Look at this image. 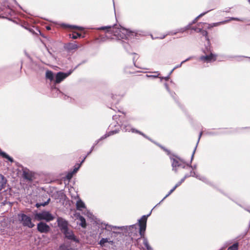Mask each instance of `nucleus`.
Masks as SVG:
<instances>
[{
    "label": "nucleus",
    "instance_id": "nucleus-1",
    "mask_svg": "<svg viewBox=\"0 0 250 250\" xmlns=\"http://www.w3.org/2000/svg\"><path fill=\"white\" fill-rule=\"evenodd\" d=\"M148 215H143L138 220V225L136 224L129 227L126 226L125 228L128 231V235L131 237L132 240L135 239L136 240V245L139 249L143 248L142 245L140 244V241L141 239H143L144 245L147 250H152L149 245L147 238L145 236L147 217Z\"/></svg>",
    "mask_w": 250,
    "mask_h": 250
},
{
    "label": "nucleus",
    "instance_id": "nucleus-2",
    "mask_svg": "<svg viewBox=\"0 0 250 250\" xmlns=\"http://www.w3.org/2000/svg\"><path fill=\"white\" fill-rule=\"evenodd\" d=\"M99 30L108 29L107 32H110L114 36L116 37L118 40L128 39L131 32L127 29L123 27L117 28L115 26L111 27L110 26H102L98 28Z\"/></svg>",
    "mask_w": 250,
    "mask_h": 250
},
{
    "label": "nucleus",
    "instance_id": "nucleus-3",
    "mask_svg": "<svg viewBox=\"0 0 250 250\" xmlns=\"http://www.w3.org/2000/svg\"><path fill=\"white\" fill-rule=\"evenodd\" d=\"M18 217L19 221L23 226L29 228H32L35 226V225L32 222L31 217L26 214L24 213L18 214Z\"/></svg>",
    "mask_w": 250,
    "mask_h": 250
},
{
    "label": "nucleus",
    "instance_id": "nucleus-4",
    "mask_svg": "<svg viewBox=\"0 0 250 250\" xmlns=\"http://www.w3.org/2000/svg\"><path fill=\"white\" fill-rule=\"evenodd\" d=\"M35 218L38 221L45 220L46 222H50L54 219V216L49 211L45 210L36 213Z\"/></svg>",
    "mask_w": 250,
    "mask_h": 250
},
{
    "label": "nucleus",
    "instance_id": "nucleus-5",
    "mask_svg": "<svg viewBox=\"0 0 250 250\" xmlns=\"http://www.w3.org/2000/svg\"><path fill=\"white\" fill-rule=\"evenodd\" d=\"M172 166L173 167V170H174L175 172L177 171L178 168L181 167L184 168L186 167H189L188 165H186L182 160L179 159L173 158L172 159Z\"/></svg>",
    "mask_w": 250,
    "mask_h": 250
},
{
    "label": "nucleus",
    "instance_id": "nucleus-6",
    "mask_svg": "<svg viewBox=\"0 0 250 250\" xmlns=\"http://www.w3.org/2000/svg\"><path fill=\"white\" fill-rule=\"evenodd\" d=\"M62 232L65 235V237L70 240H72L76 243L79 242V240L76 238L73 233V231L71 230H69L68 229L62 231Z\"/></svg>",
    "mask_w": 250,
    "mask_h": 250
},
{
    "label": "nucleus",
    "instance_id": "nucleus-7",
    "mask_svg": "<svg viewBox=\"0 0 250 250\" xmlns=\"http://www.w3.org/2000/svg\"><path fill=\"white\" fill-rule=\"evenodd\" d=\"M50 229V227L45 223L41 222L37 224V230L41 233H47Z\"/></svg>",
    "mask_w": 250,
    "mask_h": 250
},
{
    "label": "nucleus",
    "instance_id": "nucleus-8",
    "mask_svg": "<svg viewBox=\"0 0 250 250\" xmlns=\"http://www.w3.org/2000/svg\"><path fill=\"white\" fill-rule=\"evenodd\" d=\"M71 73V71L68 73L58 72L55 77V83H59L68 77Z\"/></svg>",
    "mask_w": 250,
    "mask_h": 250
},
{
    "label": "nucleus",
    "instance_id": "nucleus-9",
    "mask_svg": "<svg viewBox=\"0 0 250 250\" xmlns=\"http://www.w3.org/2000/svg\"><path fill=\"white\" fill-rule=\"evenodd\" d=\"M57 221L62 232L68 229V223L65 219L62 217H58Z\"/></svg>",
    "mask_w": 250,
    "mask_h": 250
},
{
    "label": "nucleus",
    "instance_id": "nucleus-10",
    "mask_svg": "<svg viewBox=\"0 0 250 250\" xmlns=\"http://www.w3.org/2000/svg\"><path fill=\"white\" fill-rule=\"evenodd\" d=\"M199 59L204 62H210L216 60V56L211 53L209 55L201 56Z\"/></svg>",
    "mask_w": 250,
    "mask_h": 250
},
{
    "label": "nucleus",
    "instance_id": "nucleus-11",
    "mask_svg": "<svg viewBox=\"0 0 250 250\" xmlns=\"http://www.w3.org/2000/svg\"><path fill=\"white\" fill-rule=\"evenodd\" d=\"M101 228H102L103 229H105V230H106L107 231H112V229H121L123 230L125 228V227H124V226L117 227V226L109 225L105 224V223H102Z\"/></svg>",
    "mask_w": 250,
    "mask_h": 250
},
{
    "label": "nucleus",
    "instance_id": "nucleus-12",
    "mask_svg": "<svg viewBox=\"0 0 250 250\" xmlns=\"http://www.w3.org/2000/svg\"><path fill=\"white\" fill-rule=\"evenodd\" d=\"M123 129L125 130V131H131L132 132H136L139 133L140 134L142 135L143 136H144L145 138H148L146 136L145 134H144L143 133L139 131V130H137L134 128H131L130 125H124V126L123 127Z\"/></svg>",
    "mask_w": 250,
    "mask_h": 250
},
{
    "label": "nucleus",
    "instance_id": "nucleus-13",
    "mask_svg": "<svg viewBox=\"0 0 250 250\" xmlns=\"http://www.w3.org/2000/svg\"><path fill=\"white\" fill-rule=\"evenodd\" d=\"M223 22H216L213 23L212 24H207L206 23H202L200 22L199 24V26L202 27V28H207L208 29H209L210 28H212L213 27L217 26L219 24H220L221 23H223Z\"/></svg>",
    "mask_w": 250,
    "mask_h": 250
},
{
    "label": "nucleus",
    "instance_id": "nucleus-14",
    "mask_svg": "<svg viewBox=\"0 0 250 250\" xmlns=\"http://www.w3.org/2000/svg\"><path fill=\"white\" fill-rule=\"evenodd\" d=\"M65 49L68 51L77 49L79 46L74 43H68L64 46Z\"/></svg>",
    "mask_w": 250,
    "mask_h": 250
},
{
    "label": "nucleus",
    "instance_id": "nucleus-15",
    "mask_svg": "<svg viewBox=\"0 0 250 250\" xmlns=\"http://www.w3.org/2000/svg\"><path fill=\"white\" fill-rule=\"evenodd\" d=\"M76 205L77 209L79 210H82L83 208H85L84 203L80 198H79L78 200L77 201Z\"/></svg>",
    "mask_w": 250,
    "mask_h": 250
},
{
    "label": "nucleus",
    "instance_id": "nucleus-16",
    "mask_svg": "<svg viewBox=\"0 0 250 250\" xmlns=\"http://www.w3.org/2000/svg\"><path fill=\"white\" fill-rule=\"evenodd\" d=\"M193 30L196 31L198 32H201L202 35L205 36L206 40L208 41V32L206 30H202L201 28H199L198 29L193 28Z\"/></svg>",
    "mask_w": 250,
    "mask_h": 250
},
{
    "label": "nucleus",
    "instance_id": "nucleus-17",
    "mask_svg": "<svg viewBox=\"0 0 250 250\" xmlns=\"http://www.w3.org/2000/svg\"><path fill=\"white\" fill-rule=\"evenodd\" d=\"M181 184L182 183H181L180 181L178 183H177L176 185L169 191L168 193L165 196V197L162 200V201L160 202H162L165 199H166L170 194H171L175 190V189L178 187H179Z\"/></svg>",
    "mask_w": 250,
    "mask_h": 250
},
{
    "label": "nucleus",
    "instance_id": "nucleus-18",
    "mask_svg": "<svg viewBox=\"0 0 250 250\" xmlns=\"http://www.w3.org/2000/svg\"><path fill=\"white\" fill-rule=\"evenodd\" d=\"M46 78L52 81L54 79V74L52 71L50 70H47L46 72Z\"/></svg>",
    "mask_w": 250,
    "mask_h": 250
},
{
    "label": "nucleus",
    "instance_id": "nucleus-19",
    "mask_svg": "<svg viewBox=\"0 0 250 250\" xmlns=\"http://www.w3.org/2000/svg\"><path fill=\"white\" fill-rule=\"evenodd\" d=\"M0 155L2 156L3 158H4L5 159H7L11 162H13V159L10 157L8 155H7L5 152L2 151L0 149Z\"/></svg>",
    "mask_w": 250,
    "mask_h": 250
},
{
    "label": "nucleus",
    "instance_id": "nucleus-20",
    "mask_svg": "<svg viewBox=\"0 0 250 250\" xmlns=\"http://www.w3.org/2000/svg\"><path fill=\"white\" fill-rule=\"evenodd\" d=\"M109 243L112 244L113 243L112 241H109L108 238H102L100 241L99 244L100 245L101 247L104 246V244L105 243Z\"/></svg>",
    "mask_w": 250,
    "mask_h": 250
},
{
    "label": "nucleus",
    "instance_id": "nucleus-21",
    "mask_svg": "<svg viewBox=\"0 0 250 250\" xmlns=\"http://www.w3.org/2000/svg\"><path fill=\"white\" fill-rule=\"evenodd\" d=\"M190 26V25L189 24L188 26H187L184 28H182L179 29L175 32H174V33L171 32V35L176 34V33H179V32L183 33L185 31H186L189 28Z\"/></svg>",
    "mask_w": 250,
    "mask_h": 250
},
{
    "label": "nucleus",
    "instance_id": "nucleus-22",
    "mask_svg": "<svg viewBox=\"0 0 250 250\" xmlns=\"http://www.w3.org/2000/svg\"><path fill=\"white\" fill-rule=\"evenodd\" d=\"M79 220L81 221L80 225L83 228H85L86 227V221H85L84 218L82 216H80Z\"/></svg>",
    "mask_w": 250,
    "mask_h": 250
},
{
    "label": "nucleus",
    "instance_id": "nucleus-23",
    "mask_svg": "<svg viewBox=\"0 0 250 250\" xmlns=\"http://www.w3.org/2000/svg\"><path fill=\"white\" fill-rule=\"evenodd\" d=\"M50 198L48 199V200H47V201L46 202H44V203H37L36 206L37 208H39L41 206H46L47 205H48L50 202Z\"/></svg>",
    "mask_w": 250,
    "mask_h": 250
},
{
    "label": "nucleus",
    "instance_id": "nucleus-24",
    "mask_svg": "<svg viewBox=\"0 0 250 250\" xmlns=\"http://www.w3.org/2000/svg\"><path fill=\"white\" fill-rule=\"evenodd\" d=\"M117 132L116 131H115V130L109 131L107 134H106L104 136L102 137L101 138V140L104 139V138H106L107 137L109 136H110L111 135H113L114 134H116Z\"/></svg>",
    "mask_w": 250,
    "mask_h": 250
},
{
    "label": "nucleus",
    "instance_id": "nucleus-25",
    "mask_svg": "<svg viewBox=\"0 0 250 250\" xmlns=\"http://www.w3.org/2000/svg\"><path fill=\"white\" fill-rule=\"evenodd\" d=\"M81 36V34H80L79 33H77V32H74L72 34L71 38L73 39H76L80 37Z\"/></svg>",
    "mask_w": 250,
    "mask_h": 250
},
{
    "label": "nucleus",
    "instance_id": "nucleus-26",
    "mask_svg": "<svg viewBox=\"0 0 250 250\" xmlns=\"http://www.w3.org/2000/svg\"><path fill=\"white\" fill-rule=\"evenodd\" d=\"M23 177L27 180H31V176L28 173V172L24 171L23 172Z\"/></svg>",
    "mask_w": 250,
    "mask_h": 250
},
{
    "label": "nucleus",
    "instance_id": "nucleus-27",
    "mask_svg": "<svg viewBox=\"0 0 250 250\" xmlns=\"http://www.w3.org/2000/svg\"><path fill=\"white\" fill-rule=\"evenodd\" d=\"M238 243H235L233 244L231 246L229 247V250H238Z\"/></svg>",
    "mask_w": 250,
    "mask_h": 250
},
{
    "label": "nucleus",
    "instance_id": "nucleus-28",
    "mask_svg": "<svg viewBox=\"0 0 250 250\" xmlns=\"http://www.w3.org/2000/svg\"><path fill=\"white\" fill-rule=\"evenodd\" d=\"M189 176H193V177H198V176L197 175H196V173L194 171H191L190 172V175H188V174H186L184 178H185V179H186L187 177H188Z\"/></svg>",
    "mask_w": 250,
    "mask_h": 250
},
{
    "label": "nucleus",
    "instance_id": "nucleus-29",
    "mask_svg": "<svg viewBox=\"0 0 250 250\" xmlns=\"http://www.w3.org/2000/svg\"><path fill=\"white\" fill-rule=\"evenodd\" d=\"M191 58V57H189V58H188L186 60H184V61H182V62H181V63L179 65H177L176 67H174V68L173 69V70L171 71L170 73L172 72V71H173L174 69H175L176 68H178V67H181V65H182V64L183 63L185 62H187V61H188V60H189Z\"/></svg>",
    "mask_w": 250,
    "mask_h": 250
},
{
    "label": "nucleus",
    "instance_id": "nucleus-30",
    "mask_svg": "<svg viewBox=\"0 0 250 250\" xmlns=\"http://www.w3.org/2000/svg\"><path fill=\"white\" fill-rule=\"evenodd\" d=\"M60 250H73L72 249H69L64 245H61L59 248Z\"/></svg>",
    "mask_w": 250,
    "mask_h": 250
},
{
    "label": "nucleus",
    "instance_id": "nucleus-31",
    "mask_svg": "<svg viewBox=\"0 0 250 250\" xmlns=\"http://www.w3.org/2000/svg\"><path fill=\"white\" fill-rule=\"evenodd\" d=\"M210 10H208V11L207 12H204V13H201V14H200L193 21V23H194L195 22V21H196L197 19L199 18V17H202L203 16H204V15H205L206 13H207L208 11H209Z\"/></svg>",
    "mask_w": 250,
    "mask_h": 250
},
{
    "label": "nucleus",
    "instance_id": "nucleus-32",
    "mask_svg": "<svg viewBox=\"0 0 250 250\" xmlns=\"http://www.w3.org/2000/svg\"><path fill=\"white\" fill-rule=\"evenodd\" d=\"M73 173L72 172H69L67 173V175H66V178L68 180H70L73 176Z\"/></svg>",
    "mask_w": 250,
    "mask_h": 250
},
{
    "label": "nucleus",
    "instance_id": "nucleus-33",
    "mask_svg": "<svg viewBox=\"0 0 250 250\" xmlns=\"http://www.w3.org/2000/svg\"><path fill=\"white\" fill-rule=\"evenodd\" d=\"M79 167H80V166H79L77 167H75V168L74 169L73 171L72 172H71L73 173V174H74L75 172H76L77 171V170H78V169L79 168Z\"/></svg>",
    "mask_w": 250,
    "mask_h": 250
},
{
    "label": "nucleus",
    "instance_id": "nucleus-34",
    "mask_svg": "<svg viewBox=\"0 0 250 250\" xmlns=\"http://www.w3.org/2000/svg\"><path fill=\"white\" fill-rule=\"evenodd\" d=\"M202 132H200V134H199V138H198V142H197V144L198 143L200 138H201V137L202 136Z\"/></svg>",
    "mask_w": 250,
    "mask_h": 250
},
{
    "label": "nucleus",
    "instance_id": "nucleus-35",
    "mask_svg": "<svg viewBox=\"0 0 250 250\" xmlns=\"http://www.w3.org/2000/svg\"><path fill=\"white\" fill-rule=\"evenodd\" d=\"M231 20H236V21H241L239 19L237 18H232Z\"/></svg>",
    "mask_w": 250,
    "mask_h": 250
},
{
    "label": "nucleus",
    "instance_id": "nucleus-36",
    "mask_svg": "<svg viewBox=\"0 0 250 250\" xmlns=\"http://www.w3.org/2000/svg\"><path fill=\"white\" fill-rule=\"evenodd\" d=\"M94 147V146H93L91 147V149H90V151L87 153V155H89V154L92 152V150H93V149Z\"/></svg>",
    "mask_w": 250,
    "mask_h": 250
},
{
    "label": "nucleus",
    "instance_id": "nucleus-37",
    "mask_svg": "<svg viewBox=\"0 0 250 250\" xmlns=\"http://www.w3.org/2000/svg\"><path fill=\"white\" fill-rule=\"evenodd\" d=\"M195 150H196V148H195L193 152V153L192 154V156H191V160H192L193 158V156H194V153H195Z\"/></svg>",
    "mask_w": 250,
    "mask_h": 250
},
{
    "label": "nucleus",
    "instance_id": "nucleus-38",
    "mask_svg": "<svg viewBox=\"0 0 250 250\" xmlns=\"http://www.w3.org/2000/svg\"><path fill=\"white\" fill-rule=\"evenodd\" d=\"M186 179L185 178H182L181 181H180L181 183H182L183 182H184V181H185Z\"/></svg>",
    "mask_w": 250,
    "mask_h": 250
},
{
    "label": "nucleus",
    "instance_id": "nucleus-39",
    "mask_svg": "<svg viewBox=\"0 0 250 250\" xmlns=\"http://www.w3.org/2000/svg\"><path fill=\"white\" fill-rule=\"evenodd\" d=\"M3 188V186L2 185H0V190H1Z\"/></svg>",
    "mask_w": 250,
    "mask_h": 250
},
{
    "label": "nucleus",
    "instance_id": "nucleus-40",
    "mask_svg": "<svg viewBox=\"0 0 250 250\" xmlns=\"http://www.w3.org/2000/svg\"><path fill=\"white\" fill-rule=\"evenodd\" d=\"M66 98H68V97H67L66 95H64V97H63V98H64V99H66Z\"/></svg>",
    "mask_w": 250,
    "mask_h": 250
},
{
    "label": "nucleus",
    "instance_id": "nucleus-41",
    "mask_svg": "<svg viewBox=\"0 0 250 250\" xmlns=\"http://www.w3.org/2000/svg\"><path fill=\"white\" fill-rule=\"evenodd\" d=\"M79 29L81 30H82L83 29V28L82 27H79Z\"/></svg>",
    "mask_w": 250,
    "mask_h": 250
},
{
    "label": "nucleus",
    "instance_id": "nucleus-42",
    "mask_svg": "<svg viewBox=\"0 0 250 250\" xmlns=\"http://www.w3.org/2000/svg\"><path fill=\"white\" fill-rule=\"evenodd\" d=\"M85 158V157H84V159L82 160V162H81V163H83V162L84 161V160Z\"/></svg>",
    "mask_w": 250,
    "mask_h": 250
},
{
    "label": "nucleus",
    "instance_id": "nucleus-43",
    "mask_svg": "<svg viewBox=\"0 0 250 250\" xmlns=\"http://www.w3.org/2000/svg\"><path fill=\"white\" fill-rule=\"evenodd\" d=\"M165 37V36H164L163 37L161 38V39H164Z\"/></svg>",
    "mask_w": 250,
    "mask_h": 250
},
{
    "label": "nucleus",
    "instance_id": "nucleus-44",
    "mask_svg": "<svg viewBox=\"0 0 250 250\" xmlns=\"http://www.w3.org/2000/svg\"><path fill=\"white\" fill-rule=\"evenodd\" d=\"M204 179H205L204 178H203L202 179L201 178H200V180H204Z\"/></svg>",
    "mask_w": 250,
    "mask_h": 250
},
{
    "label": "nucleus",
    "instance_id": "nucleus-45",
    "mask_svg": "<svg viewBox=\"0 0 250 250\" xmlns=\"http://www.w3.org/2000/svg\"><path fill=\"white\" fill-rule=\"evenodd\" d=\"M248 1L249 2V3L250 4V0H248Z\"/></svg>",
    "mask_w": 250,
    "mask_h": 250
},
{
    "label": "nucleus",
    "instance_id": "nucleus-46",
    "mask_svg": "<svg viewBox=\"0 0 250 250\" xmlns=\"http://www.w3.org/2000/svg\"><path fill=\"white\" fill-rule=\"evenodd\" d=\"M47 29H50V28H49V27H47Z\"/></svg>",
    "mask_w": 250,
    "mask_h": 250
}]
</instances>
